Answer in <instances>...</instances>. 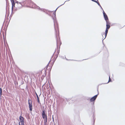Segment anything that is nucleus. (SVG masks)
I'll use <instances>...</instances> for the list:
<instances>
[{"mask_svg":"<svg viewBox=\"0 0 125 125\" xmlns=\"http://www.w3.org/2000/svg\"><path fill=\"white\" fill-rule=\"evenodd\" d=\"M55 37L57 42V48L55 49V52L53 53V55H54L55 53H56V51L57 50L56 53L55 54L56 58L58 57L59 52L60 46L61 44V42H60V38L59 37V33H57L56 32V33H55Z\"/></svg>","mask_w":125,"mask_h":125,"instance_id":"1","label":"nucleus"},{"mask_svg":"<svg viewBox=\"0 0 125 125\" xmlns=\"http://www.w3.org/2000/svg\"><path fill=\"white\" fill-rule=\"evenodd\" d=\"M31 6L32 8L37 9L39 10L43 11L49 15L50 16V11H48L47 10L41 8L39 6H37L34 3L32 2H31Z\"/></svg>","mask_w":125,"mask_h":125,"instance_id":"2","label":"nucleus"},{"mask_svg":"<svg viewBox=\"0 0 125 125\" xmlns=\"http://www.w3.org/2000/svg\"><path fill=\"white\" fill-rule=\"evenodd\" d=\"M59 7H58L56 9V10L54 11L53 13V15L54 16V17H53L52 16V19H53V21L54 22V29L55 30V33H56V32H57V33H59V30L58 29V27L57 25H56V26L55 25V22H56V19L55 20V19H56V13L55 12L57 10V9Z\"/></svg>","mask_w":125,"mask_h":125,"instance_id":"3","label":"nucleus"},{"mask_svg":"<svg viewBox=\"0 0 125 125\" xmlns=\"http://www.w3.org/2000/svg\"><path fill=\"white\" fill-rule=\"evenodd\" d=\"M24 2H19V3H18L17 4V7H15V8L14 9H15V10H17L20 9L22 8V6L23 5V3Z\"/></svg>","mask_w":125,"mask_h":125,"instance_id":"4","label":"nucleus"},{"mask_svg":"<svg viewBox=\"0 0 125 125\" xmlns=\"http://www.w3.org/2000/svg\"><path fill=\"white\" fill-rule=\"evenodd\" d=\"M28 103L29 105V107L30 110L31 111L32 109V102L31 100L30 99H29L28 100Z\"/></svg>","mask_w":125,"mask_h":125,"instance_id":"5","label":"nucleus"},{"mask_svg":"<svg viewBox=\"0 0 125 125\" xmlns=\"http://www.w3.org/2000/svg\"><path fill=\"white\" fill-rule=\"evenodd\" d=\"M98 94H99V93L98 92V94H96V95H95L93 97H92L90 99V101L92 102H93L95 100V99H96V98L98 96Z\"/></svg>","mask_w":125,"mask_h":125,"instance_id":"6","label":"nucleus"},{"mask_svg":"<svg viewBox=\"0 0 125 125\" xmlns=\"http://www.w3.org/2000/svg\"><path fill=\"white\" fill-rule=\"evenodd\" d=\"M108 29H106V30L105 31V33L104 32L102 34V35L103 36V35H105V38H104V39L102 41L103 42V40L106 38V36H107V35L108 32Z\"/></svg>","mask_w":125,"mask_h":125,"instance_id":"7","label":"nucleus"},{"mask_svg":"<svg viewBox=\"0 0 125 125\" xmlns=\"http://www.w3.org/2000/svg\"><path fill=\"white\" fill-rule=\"evenodd\" d=\"M103 13L105 20H108V16L104 10H103Z\"/></svg>","mask_w":125,"mask_h":125,"instance_id":"8","label":"nucleus"},{"mask_svg":"<svg viewBox=\"0 0 125 125\" xmlns=\"http://www.w3.org/2000/svg\"><path fill=\"white\" fill-rule=\"evenodd\" d=\"M45 113V111L44 110H43L42 111V117L43 119L44 118H45V117L46 116H47Z\"/></svg>","mask_w":125,"mask_h":125,"instance_id":"9","label":"nucleus"},{"mask_svg":"<svg viewBox=\"0 0 125 125\" xmlns=\"http://www.w3.org/2000/svg\"><path fill=\"white\" fill-rule=\"evenodd\" d=\"M12 4V10H13V7H15V3L14 0H10Z\"/></svg>","mask_w":125,"mask_h":125,"instance_id":"10","label":"nucleus"},{"mask_svg":"<svg viewBox=\"0 0 125 125\" xmlns=\"http://www.w3.org/2000/svg\"><path fill=\"white\" fill-rule=\"evenodd\" d=\"M19 118L20 121L19 122H24V118L22 116H20L19 117Z\"/></svg>","mask_w":125,"mask_h":125,"instance_id":"11","label":"nucleus"},{"mask_svg":"<svg viewBox=\"0 0 125 125\" xmlns=\"http://www.w3.org/2000/svg\"><path fill=\"white\" fill-rule=\"evenodd\" d=\"M44 119V125H46L47 122V116H46L45 117V118H44L43 119Z\"/></svg>","mask_w":125,"mask_h":125,"instance_id":"12","label":"nucleus"},{"mask_svg":"<svg viewBox=\"0 0 125 125\" xmlns=\"http://www.w3.org/2000/svg\"><path fill=\"white\" fill-rule=\"evenodd\" d=\"M93 123L92 125H94V123H95V118H94V114H93Z\"/></svg>","mask_w":125,"mask_h":125,"instance_id":"13","label":"nucleus"},{"mask_svg":"<svg viewBox=\"0 0 125 125\" xmlns=\"http://www.w3.org/2000/svg\"><path fill=\"white\" fill-rule=\"evenodd\" d=\"M106 22V24H109V25L110 24V23L109 21V20L108 19V20H105Z\"/></svg>","mask_w":125,"mask_h":125,"instance_id":"14","label":"nucleus"},{"mask_svg":"<svg viewBox=\"0 0 125 125\" xmlns=\"http://www.w3.org/2000/svg\"><path fill=\"white\" fill-rule=\"evenodd\" d=\"M106 29H109L110 27V26L109 24H106Z\"/></svg>","mask_w":125,"mask_h":125,"instance_id":"15","label":"nucleus"},{"mask_svg":"<svg viewBox=\"0 0 125 125\" xmlns=\"http://www.w3.org/2000/svg\"><path fill=\"white\" fill-rule=\"evenodd\" d=\"M45 74H43L42 76L41 77V79L42 80H43V79L44 77H45Z\"/></svg>","mask_w":125,"mask_h":125,"instance_id":"16","label":"nucleus"},{"mask_svg":"<svg viewBox=\"0 0 125 125\" xmlns=\"http://www.w3.org/2000/svg\"><path fill=\"white\" fill-rule=\"evenodd\" d=\"M37 99L38 102V103H40V101L39 100V97L38 95H37Z\"/></svg>","mask_w":125,"mask_h":125,"instance_id":"17","label":"nucleus"},{"mask_svg":"<svg viewBox=\"0 0 125 125\" xmlns=\"http://www.w3.org/2000/svg\"><path fill=\"white\" fill-rule=\"evenodd\" d=\"M19 125H24V122H19Z\"/></svg>","mask_w":125,"mask_h":125,"instance_id":"18","label":"nucleus"},{"mask_svg":"<svg viewBox=\"0 0 125 125\" xmlns=\"http://www.w3.org/2000/svg\"><path fill=\"white\" fill-rule=\"evenodd\" d=\"M112 81V80L111 79L110 75L109 76V80L107 83H108L109 82H111Z\"/></svg>","mask_w":125,"mask_h":125,"instance_id":"19","label":"nucleus"},{"mask_svg":"<svg viewBox=\"0 0 125 125\" xmlns=\"http://www.w3.org/2000/svg\"><path fill=\"white\" fill-rule=\"evenodd\" d=\"M96 3H97V4L99 6H101V5L97 1V2H96Z\"/></svg>","mask_w":125,"mask_h":125,"instance_id":"20","label":"nucleus"},{"mask_svg":"<svg viewBox=\"0 0 125 125\" xmlns=\"http://www.w3.org/2000/svg\"><path fill=\"white\" fill-rule=\"evenodd\" d=\"M92 1L96 3L97 2V1L94 0H91Z\"/></svg>","mask_w":125,"mask_h":125,"instance_id":"21","label":"nucleus"},{"mask_svg":"<svg viewBox=\"0 0 125 125\" xmlns=\"http://www.w3.org/2000/svg\"><path fill=\"white\" fill-rule=\"evenodd\" d=\"M70 0H67V1H65L64 2V3L63 4H62V5H60L59 6H62V5H63V4H64L65 3L66 1H69Z\"/></svg>","mask_w":125,"mask_h":125,"instance_id":"22","label":"nucleus"},{"mask_svg":"<svg viewBox=\"0 0 125 125\" xmlns=\"http://www.w3.org/2000/svg\"><path fill=\"white\" fill-rule=\"evenodd\" d=\"M19 2L18 1H15V3H17V4H18V3H19Z\"/></svg>","mask_w":125,"mask_h":125,"instance_id":"23","label":"nucleus"},{"mask_svg":"<svg viewBox=\"0 0 125 125\" xmlns=\"http://www.w3.org/2000/svg\"><path fill=\"white\" fill-rule=\"evenodd\" d=\"M2 92V89L0 88V92Z\"/></svg>","mask_w":125,"mask_h":125,"instance_id":"24","label":"nucleus"},{"mask_svg":"<svg viewBox=\"0 0 125 125\" xmlns=\"http://www.w3.org/2000/svg\"><path fill=\"white\" fill-rule=\"evenodd\" d=\"M2 92H0V96H1L2 95Z\"/></svg>","mask_w":125,"mask_h":125,"instance_id":"25","label":"nucleus"},{"mask_svg":"<svg viewBox=\"0 0 125 125\" xmlns=\"http://www.w3.org/2000/svg\"><path fill=\"white\" fill-rule=\"evenodd\" d=\"M100 8H101L103 10H104L103 9V8H102V7H101V6H100Z\"/></svg>","mask_w":125,"mask_h":125,"instance_id":"26","label":"nucleus"},{"mask_svg":"<svg viewBox=\"0 0 125 125\" xmlns=\"http://www.w3.org/2000/svg\"><path fill=\"white\" fill-rule=\"evenodd\" d=\"M35 94H36V96H37V95H38V94H37V93L36 92H35Z\"/></svg>","mask_w":125,"mask_h":125,"instance_id":"27","label":"nucleus"},{"mask_svg":"<svg viewBox=\"0 0 125 125\" xmlns=\"http://www.w3.org/2000/svg\"><path fill=\"white\" fill-rule=\"evenodd\" d=\"M35 94H36V96H37V95H38V94H37V93L36 92H35Z\"/></svg>","mask_w":125,"mask_h":125,"instance_id":"28","label":"nucleus"},{"mask_svg":"<svg viewBox=\"0 0 125 125\" xmlns=\"http://www.w3.org/2000/svg\"><path fill=\"white\" fill-rule=\"evenodd\" d=\"M65 58H66V59L67 60H68L66 58V57H65Z\"/></svg>","mask_w":125,"mask_h":125,"instance_id":"29","label":"nucleus"},{"mask_svg":"<svg viewBox=\"0 0 125 125\" xmlns=\"http://www.w3.org/2000/svg\"><path fill=\"white\" fill-rule=\"evenodd\" d=\"M52 119H53V120L54 121V119H53V116H52Z\"/></svg>","mask_w":125,"mask_h":125,"instance_id":"30","label":"nucleus"},{"mask_svg":"<svg viewBox=\"0 0 125 125\" xmlns=\"http://www.w3.org/2000/svg\"><path fill=\"white\" fill-rule=\"evenodd\" d=\"M50 12H52V11H50Z\"/></svg>","mask_w":125,"mask_h":125,"instance_id":"31","label":"nucleus"},{"mask_svg":"<svg viewBox=\"0 0 125 125\" xmlns=\"http://www.w3.org/2000/svg\"><path fill=\"white\" fill-rule=\"evenodd\" d=\"M48 64H47V66H48Z\"/></svg>","mask_w":125,"mask_h":125,"instance_id":"32","label":"nucleus"},{"mask_svg":"<svg viewBox=\"0 0 125 125\" xmlns=\"http://www.w3.org/2000/svg\"><path fill=\"white\" fill-rule=\"evenodd\" d=\"M30 3H29V5H30Z\"/></svg>","mask_w":125,"mask_h":125,"instance_id":"33","label":"nucleus"},{"mask_svg":"<svg viewBox=\"0 0 125 125\" xmlns=\"http://www.w3.org/2000/svg\"><path fill=\"white\" fill-rule=\"evenodd\" d=\"M97 1H98V0H97Z\"/></svg>","mask_w":125,"mask_h":125,"instance_id":"34","label":"nucleus"}]
</instances>
